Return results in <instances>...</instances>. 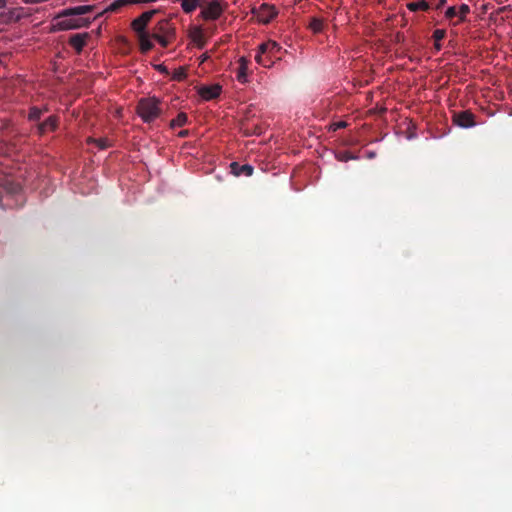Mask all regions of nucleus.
I'll return each instance as SVG.
<instances>
[{
  "instance_id": "1",
  "label": "nucleus",
  "mask_w": 512,
  "mask_h": 512,
  "mask_svg": "<svg viewBox=\"0 0 512 512\" xmlns=\"http://www.w3.org/2000/svg\"><path fill=\"white\" fill-rule=\"evenodd\" d=\"M92 5H82L74 8L65 10L58 16L57 25L62 30L76 29L87 26L89 21L86 18L81 17L88 12L93 10Z\"/></svg>"
},
{
  "instance_id": "2",
  "label": "nucleus",
  "mask_w": 512,
  "mask_h": 512,
  "mask_svg": "<svg viewBox=\"0 0 512 512\" xmlns=\"http://www.w3.org/2000/svg\"><path fill=\"white\" fill-rule=\"evenodd\" d=\"M137 113L146 123L154 121L160 115L159 101L156 98H142L138 102Z\"/></svg>"
},
{
  "instance_id": "3",
  "label": "nucleus",
  "mask_w": 512,
  "mask_h": 512,
  "mask_svg": "<svg viewBox=\"0 0 512 512\" xmlns=\"http://www.w3.org/2000/svg\"><path fill=\"white\" fill-rule=\"evenodd\" d=\"M198 18L204 21H216L224 12V7L218 0H203Z\"/></svg>"
},
{
  "instance_id": "4",
  "label": "nucleus",
  "mask_w": 512,
  "mask_h": 512,
  "mask_svg": "<svg viewBox=\"0 0 512 512\" xmlns=\"http://www.w3.org/2000/svg\"><path fill=\"white\" fill-rule=\"evenodd\" d=\"M452 121L461 128H471L476 125L475 115L469 110L454 112Z\"/></svg>"
},
{
  "instance_id": "5",
  "label": "nucleus",
  "mask_w": 512,
  "mask_h": 512,
  "mask_svg": "<svg viewBox=\"0 0 512 512\" xmlns=\"http://www.w3.org/2000/svg\"><path fill=\"white\" fill-rule=\"evenodd\" d=\"M156 12L157 10L155 9L146 11L132 21L131 27L137 33V35L147 33L146 27Z\"/></svg>"
},
{
  "instance_id": "6",
  "label": "nucleus",
  "mask_w": 512,
  "mask_h": 512,
  "mask_svg": "<svg viewBox=\"0 0 512 512\" xmlns=\"http://www.w3.org/2000/svg\"><path fill=\"white\" fill-rule=\"evenodd\" d=\"M24 17V8L16 7L0 12V25L16 23Z\"/></svg>"
},
{
  "instance_id": "7",
  "label": "nucleus",
  "mask_w": 512,
  "mask_h": 512,
  "mask_svg": "<svg viewBox=\"0 0 512 512\" xmlns=\"http://www.w3.org/2000/svg\"><path fill=\"white\" fill-rule=\"evenodd\" d=\"M278 14V11L275 6L269 5L267 3H263L257 12V17L260 22L267 24L269 23L273 18H275Z\"/></svg>"
},
{
  "instance_id": "8",
  "label": "nucleus",
  "mask_w": 512,
  "mask_h": 512,
  "mask_svg": "<svg viewBox=\"0 0 512 512\" xmlns=\"http://www.w3.org/2000/svg\"><path fill=\"white\" fill-rule=\"evenodd\" d=\"M222 91V87L219 84H214L210 86H202L199 88V95L202 97V99L209 101L216 99L220 96Z\"/></svg>"
},
{
  "instance_id": "9",
  "label": "nucleus",
  "mask_w": 512,
  "mask_h": 512,
  "mask_svg": "<svg viewBox=\"0 0 512 512\" xmlns=\"http://www.w3.org/2000/svg\"><path fill=\"white\" fill-rule=\"evenodd\" d=\"M168 21L162 20L158 23V32L154 33L151 37L155 39L162 47H167L169 44V41L164 33L167 32L168 28Z\"/></svg>"
},
{
  "instance_id": "10",
  "label": "nucleus",
  "mask_w": 512,
  "mask_h": 512,
  "mask_svg": "<svg viewBox=\"0 0 512 512\" xmlns=\"http://www.w3.org/2000/svg\"><path fill=\"white\" fill-rule=\"evenodd\" d=\"M281 49V46L277 42L271 40L259 45V51H261V53H268L270 56L275 57V59H280L279 53Z\"/></svg>"
},
{
  "instance_id": "11",
  "label": "nucleus",
  "mask_w": 512,
  "mask_h": 512,
  "mask_svg": "<svg viewBox=\"0 0 512 512\" xmlns=\"http://www.w3.org/2000/svg\"><path fill=\"white\" fill-rule=\"evenodd\" d=\"M89 38L88 33H77L73 34L69 38V45L73 47L77 53H80L84 46L86 45V41Z\"/></svg>"
},
{
  "instance_id": "12",
  "label": "nucleus",
  "mask_w": 512,
  "mask_h": 512,
  "mask_svg": "<svg viewBox=\"0 0 512 512\" xmlns=\"http://www.w3.org/2000/svg\"><path fill=\"white\" fill-rule=\"evenodd\" d=\"M58 126V117L52 115L48 117L44 122L37 125L38 133L40 135L45 134L48 131H55Z\"/></svg>"
},
{
  "instance_id": "13",
  "label": "nucleus",
  "mask_w": 512,
  "mask_h": 512,
  "mask_svg": "<svg viewBox=\"0 0 512 512\" xmlns=\"http://www.w3.org/2000/svg\"><path fill=\"white\" fill-rule=\"evenodd\" d=\"M173 3H180L185 14H191L198 7L203 5V0H173Z\"/></svg>"
},
{
  "instance_id": "14",
  "label": "nucleus",
  "mask_w": 512,
  "mask_h": 512,
  "mask_svg": "<svg viewBox=\"0 0 512 512\" xmlns=\"http://www.w3.org/2000/svg\"><path fill=\"white\" fill-rule=\"evenodd\" d=\"M230 167H231L232 173L236 176H241V175L251 176L254 171L253 166H251L249 164L240 165L237 162H232Z\"/></svg>"
},
{
  "instance_id": "15",
  "label": "nucleus",
  "mask_w": 512,
  "mask_h": 512,
  "mask_svg": "<svg viewBox=\"0 0 512 512\" xmlns=\"http://www.w3.org/2000/svg\"><path fill=\"white\" fill-rule=\"evenodd\" d=\"M127 5H132L131 0H114L102 12H100L96 17H100L105 13L118 12L122 7L127 6Z\"/></svg>"
},
{
  "instance_id": "16",
  "label": "nucleus",
  "mask_w": 512,
  "mask_h": 512,
  "mask_svg": "<svg viewBox=\"0 0 512 512\" xmlns=\"http://www.w3.org/2000/svg\"><path fill=\"white\" fill-rule=\"evenodd\" d=\"M248 63L249 61L245 57L239 59V66L237 68L236 78L240 83H245L248 76Z\"/></svg>"
},
{
  "instance_id": "17",
  "label": "nucleus",
  "mask_w": 512,
  "mask_h": 512,
  "mask_svg": "<svg viewBox=\"0 0 512 512\" xmlns=\"http://www.w3.org/2000/svg\"><path fill=\"white\" fill-rule=\"evenodd\" d=\"M274 59L275 57L270 56L268 53H261L259 50L255 55V61L265 68L271 67L274 63Z\"/></svg>"
},
{
  "instance_id": "18",
  "label": "nucleus",
  "mask_w": 512,
  "mask_h": 512,
  "mask_svg": "<svg viewBox=\"0 0 512 512\" xmlns=\"http://www.w3.org/2000/svg\"><path fill=\"white\" fill-rule=\"evenodd\" d=\"M138 41L142 53H147L154 47L153 43L150 40V35L148 33L138 35Z\"/></svg>"
},
{
  "instance_id": "19",
  "label": "nucleus",
  "mask_w": 512,
  "mask_h": 512,
  "mask_svg": "<svg viewBox=\"0 0 512 512\" xmlns=\"http://www.w3.org/2000/svg\"><path fill=\"white\" fill-rule=\"evenodd\" d=\"M407 8L412 12H415L418 10L427 11V10H429L430 6L427 1L419 0L418 2L408 3Z\"/></svg>"
},
{
  "instance_id": "20",
  "label": "nucleus",
  "mask_w": 512,
  "mask_h": 512,
  "mask_svg": "<svg viewBox=\"0 0 512 512\" xmlns=\"http://www.w3.org/2000/svg\"><path fill=\"white\" fill-rule=\"evenodd\" d=\"M88 142L95 143L97 145V147L101 150L107 149L108 147H110L112 145L111 141L108 138H99V139L89 138Z\"/></svg>"
},
{
  "instance_id": "21",
  "label": "nucleus",
  "mask_w": 512,
  "mask_h": 512,
  "mask_svg": "<svg viewBox=\"0 0 512 512\" xmlns=\"http://www.w3.org/2000/svg\"><path fill=\"white\" fill-rule=\"evenodd\" d=\"M188 121L187 114L184 112H181L177 115L175 119H173L170 123L171 127H182L184 126Z\"/></svg>"
},
{
  "instance_id": "22",
  "label": "nucleus",
  "mask_w": 512,
  "mask_h": 512,
  "mask_svg": "<svg viewBox=\"0 0 512 512\" xmlns=\"http://www.w3.org/2000/svg\"><path fill=\"white\" fill-rule=\"evenodd\" d=\"M193 40L197 44L199 48H203L205 45V40L203 36V32L201 27H196L193 35Z\"/></svg>"
},
{
  "instance_id": "23",
  "label": "nucleus",
  "mask_w": 512,
  "mask_h": 512,
  "mask_svg": "<svg viewBox=\"0 0 512 512\" xmlns=\"http://www.w3.org/2000/svg\"><path fill=\"white\" fill-rule=\"evenodd\" d=\"M42 116V110L38 107H32L29 110L28 119L30 121H38Z\"/></svg>"
},
{
  "instance_id": "24",
  "label": "nucleus",
  "mask_w": 512,
  "mask_h": 512,
  "mask_svg": "<svg viewBox=\"0 0 512 512\" xmlns=\"http://www.w3.org/2000/svg\"><path fill=\"white\" fill-rule=\"evenodd\" d=\"M186 77H187V73H186L185 68H183V67L177 68L172 75V79L176 80V81H182V80L186 79Z\"/></svg>"
},
{
  "instance_id": "25",
  "label": "nucleus",
  "mask_w": 512,
  "mask_h": 512,
  "mask_svg": "<svg viewBox=\"0 0 512 512\" xmlns=\"http://www.w3.org/2000/svg\"><path fill=\"white\" fill-rule=\"evenodd\" d=\"M336 158L341 161V162H348L349 160H354V159H357L358 157L352 155L350 152L348 151H344V152H339L337 155H336Z\"/></svg>"
},
{
  "instance_id": "26",
  "label": "nucleus",
  "mask_w": 512,
  "mask_h": 512,
  "mask_svg": "<svg viewBox=\"0 0 512 512\" xmlns=\"http://www.w3.org/2000/svg\"><path fill=\"white\" fill-rule=\"evenodd\" d=\"M470 13V7L467 4H461L457 15H459L460 21H465L467 14Z\"/></svg>"
},
{
  "instance_id": "27",
  "label": "nucleus",
  "mask_w": 512,
  "mask_h": 512,
  "mask_svg": "<svg viewBox=\"0 0 512 512\" xmlns=\"http://www.w3.org/2000/svg\"><path fill=\"white\" fill-rule=\"evenodd\" d=\"M446 32L443 29H436L433 32V39L435 42H440L442 39L445 38Z\"/></svg>"
},
{
  "instance_id": "28",
  "label": "nucleus",
  "mask_w": 512,
  "mask_h": 512,
  "mask_svg": "<svg viewBox=\"0 0 512 512\" xmlns=\"http://www.w3.org/2000/svg\"><path fill=\"white\" fill-rule=\"evenodd\" d=\"M456 15H457V11H456V7L455 6H450V7L447 8V10L445 12V17L447 19H452Z\"/></svg>"
},
{
  "instance_id": "29",
  "label": "nucleus",
  "mask_w": 512,
  "mask_h": 512,
  "mask_svg": "<svg viewBox=\"0 0 512 512\" xmlns=\"http://www.w3.org/2000/svg\"><path fill=\"white\" fill-rule=\"evenodd\" d=\"M446 2H447V0H439V2H438V4H437L436 8H437V9L442 8V7L446 4Z\"/></svg>"
},
{
  "instance_id": "30",
  "label": "nucleus",
  "mask_w": 512,
  "mask_h": 512,
  "mask_svg": "<svg viewBox=\"0 0 512 512\" xmlns=\"http://www.w3.org/2000/svg\"><path fill=\"white\" fill-rule=\"evenodd\" d=\"M158 69H159L161 72L167 73V69H166V67H165V66H163V65H159V66H158Z\"/></svg>"
},
{
  "instance_id": "31",
  "label": "nucleus",
  "mask_w": 512,
  "mask_h": 512,
  "mask_svg": "<svg viewBox=\"0 0 512 512\" xmlns=\"http://www.w3.org/2000/svg\"><path fill=\"white\" fill-rule=\"evenodd\" d=\"M188 135V131L187 130H183L179 133V136L180 137H186Z\"/></svg>"
},
{
  "instance_id": "32",
  "label": "nucleus",
  "mask_w": 512,
  "mask_h": 512,
  "mask_svg": "<svg viewBox=\"0 0 512 512\" xmlns=\"http://www.w3.org/2000/svg\"><path fill=\"white\" fill-rule=\"evenodd\" d=\"M434 46H435V49H436L437 51H439V50L441 49V44H440V42H435Z\"/></svg>"
},
{
  "instance_id": "33",
  "label": "nucleus",
  "mask_w": 512,
  "mask_h": 512,
  "mask_svg": "<svg viewBox=\"0 0 512 512\" xmlns=\"http://www.w3.org/2000/svg\"><path fill=\"white\" fill-rule=\"evenodd\" d=\"M7 0H0V9L5 7Z\"/></svg>"
},
{
  "instance_id": "34",
  "label": "nucleus",
  "mask_w": 512,
  "mask_h": 512,
  "mask_svg": "<svg viewBox=\"0 0 512 512\" xmlns=\"http://www.w3.org/2000/svg\"><path fill=\"white\" fill-rule=\"evenodd\" d=\"M345 126H346L345 122H340V123L337 124L338 128H342V127H345Z\"/></svg>"
}]
</instances>
